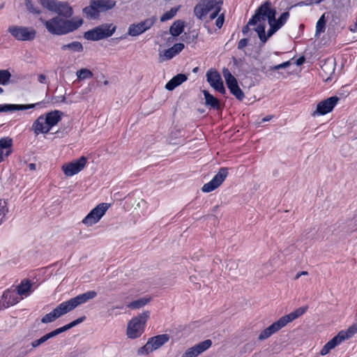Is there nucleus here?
Returning a JSON list of instances; mask_svg holds the SVG:
<instances>
[{"label":"nucleus","instance_id":"obj_27","mask_svg":"<svg viewBox=\"0 0 357 357\" xmlns=\"http://www.w3.org/2000/svg\"><path fill=\"white\" fill-rule=\"evenodd\" d=\"M185 22L181 20H178L174 22V23L169 27V33L173 37L179 36L184 31Z\"/></svg>","mask_w":357,"mask_h":357},{"label":"nucleus","instance_id":"obj_4","mask_svg":"<svg viewBox=\"0 0 357 357\" xmlns=\"http://www.w3.org/2000/svg\"><path fill=\"white\" fill-rule=\"evenodd\" d=\"M271 6V2L269 0L261 3L250 19V24H257L258 22H264L266 19L268 24L273 22L276 20L277 11Z\"/></svg>","mask_w":357,"mask_h":357},{"label":"nucleus","instance_id":"obj_16","mask_svg":"<svg viewBox=\"0 0 357 357\" xmlns=\"http://www.w3.org/2000/svg\"><path fill=\"white\" fill-rule=\"evenodd\" d=\"M268 24L270 28L267 31V33H266V24L264 22H259L257 26L253 29V30L257 32L262 45L265 44L267 40L280 29L273 22Z\"/></svg>","mask_w":357,"mask_h":357},{"label":"nucleus","instance_id":"obj_12","mask_svg":"<svg viewBox=\"0 0 357 357\" xmlns=\"http://www.w3.org/2000/svg\"><path fill=\"white\" fill-rule=\"evenodd\" d=\"M339 100L340 98L334 96L320 101L317 105L316 110L313 112L312 115L313 116H322L330 113L333 110Z\"/></svg>","mask_w":357,"mask_h":357},{"label":"nucleus","instance_id":"obj_21","mask_svg":"<svg viewBox=\"0 0 357 357\" xmlns=\"http://www.w3.org/2000/svg\"><path fill=\"white\" fill-rule=\"evenodd\" d=\"M282 328L283 326L278 319V321L273 322L268 327H267L260 333V334L258 336V340L263 341L264 340L268 339L273 334L277 333Z\"/></svg>","mask_w":357,"mask_h":357},{"label":"nucleus","instance_id":"obj_26","mask_svg":"<svg viewBox=\"0 0 357 357\" xmlns=\"http://www.w3.org/2000/svg\"><path fill=\"white\" fill-rule=\"evenodd\" d=\"M338 228L344 233H351L357 230L356 220L353 218L339 222Z\"/></svg>","mask_w":357,"mask_h":357},{"label":"nucleus","instance_id":"obj_59","mask_svg":"<svg viewBox=\"0 0 357 357\" xmlns=\"http://www.w3.org/2000/svg\"><path fill=\"white\" fill-rule=\"evenodd\" d=\"M255 24H250V20H249V21H248V24H247L245 26H244L243 27V29H242V33H243L244 35L247 34V33L249 32V31H250V28H249V26H255Z\"/></svg>","mask_w":357,"mask_h":357},{"label":"nucleus","instance_id":"obj_20","mask_svg":"<svg viewBox=\"0 0 357 357\" xmlns=\"http://www.w3.org/2000/svg\"><path fill=\"white\" fill-rule=\"evenodd\" d=\"M97 296L95 291H88L84 294L77 295L70 300L73 309L76 308L79 305L86 303L88 301L94 298Z\"/></svg>","mask_w":357,"mask_h":357},{"label":"nucleus","instance_id":"obj_64","mask_svg":"<svg viewBox=\"0 0 357 357\" xmlns=\"http://www.w3.org/2000/svg\"><path fill=\"white\" fill-rule=\"evenodd\" d=\"M350 31L352 32L357 31V22L356 21L355 24L353 26H350Z\"/></svg>","mask_w":357,"mask_h":357},{"label":"nucleus","instance_id":"obj_47","mask_svg":"<svg viewBox=\"0 0 357 357\" xmlns=\"http://www.w3.org/2000/svg\"><path fill=\"white\" fill-rule=\"evenodd\" d=\"M200 354L198 352L195 346L188 349L182 355L181 357H197Z\"/></svg>","mask_w":357,"mask_h":357},{"label":"nucleus","instance_id":"obj_11","mask_svg":"<svg viewBox=\"0 0 357 357\" xmlns=\"http://www.w3.org/2000/svg\"><path fill=\"white\" fill-rule=\"evenodd\" d=\"M110 204L100 203L94 207L83 219L82 223L86 226H92L97 223L102 217L105 214L106 211L110 207Z\"/></svg>","mask_w":357,"mask_h":357},{"label":"nucleus","instance_id":"obj_23","mask_svg":"<svg viewBox=\"0 0 357 357\" xmlns=\"http://www.w3.org/2000/svg\"><path fill=\"white\" fill-rule=\"evenodd\" d=\"M203 95L205 99V105L211 108L220 110L222 108L220 101L213 95L211 94L208 91L203 90Z\"/></svg>","mask_w":357,"mask_h":357},{"label":"nucleus","instance_id":"obj_61","mask_svg":"<svg viewBox=\"0 0 357 357\" xmlns=\"http://www.w3.org/2000/svg\"><path fill=\"white\" fill-rule=\"evenodd\" d=\"M181 38H182V40H183L186 41L187 43H190V38H191V36H190L189 34H188V33H185L181 36Z\"/></svg>","mask_w":357,"mask_h":357},{"label":"nucleus","instance_id":"obj_13","mask_svg":"<svg viewBox=\"0 0 357 357\" xmlns=\"http://www.w3.org/2000/svg\"><path fill=\"white\" fill-rule=\"evenodd\" d=\"M228 175V168L221 167L211 181L204 184L202 188L204 192H210L218 188Z\"/></svg>","mask_w":357,"mask_h":357},{"label":"nucleus","instance_id":"obj_9","mask_svg":"<svg viewBox=\"0 0 357 357\" xmlns=\"http://www.w3.org/2000/svg\"><path fill=\"white\" fill-rule=\"evenodd\" d=\"M157 20L156 16H152L137 24H131L128 30V33L124 36L117 38L118 40H122L126 38L127 35L131 36H138L151 29Z\"/></svg>","mask_w":357,"mask_h":357},{"label":"nucleus","instance_id":"obj_38","mask_svg":"<svg viewBox=\"0 0 357 357\" xmlns=\"http://www.w3.org/2000/svg\"><path fill=\"white\" fill-rule=\"evenodd\" d=\"M76 75L79 80L89 79L93 76V73L87 68H81L77 71Z\"/></svg>","mask_w":357,"mask_h":357},{"label":"nucleus","instance_id":"obj_34","mask_svg":"<svg viewBox=\"0 0 357 357\" xmlns=\"http://www.w3.org/2000/svg\"><path fill=\"white\" fill-rule=\"evenodd\" d=\"M208 12L206 9L204 4L200 2L194 7V14L199 20H202Z\"/></svg>","mask_w":357,"mask_h":357},{"label":"nucleus","instance_id":"obj_6","mask_svg":"<svg viewBox=\"0 0 357 357\" xmlns=\"http://www.w3.org/2000/svg\"><path fill=\"white\" fill-rule=\"evenodd\" d=\"M149 317L150 312L146 310L133 317L128 324V337L131 339H135L141 336L144 331L146 322Z\"/></svg>","mask_w":357,"mask_h":357},{"label":"nucleus","instance_id":"obj_45","mask_svg":"<svg viewBox=\"0 0 357 357\" xmlns=\"http://www.w3.org/2000/svg\"><path fill=\"white\" fill-rule=\"evenodd\" d=\"M8 212L7 202L5 200L0 199V225Z\"/></svg>","mask_w":357,"mask_h":357},{"label":"nucleus","instance_id":"obj_56","mask_svg":"<svg viewBox=\"0 0 357 357\" xmlns=\"http://www.w3.org/2000/svg\"><path fill=\"white\" fill-rule=\"evenodd\" d=\"M33 348H31L29 350H24L23 347L21 348L20 352L15 357H25L29 352L32 351Z\"/></svg>","mask_w":357,"mask_h":357},{"label":"nucleus","instance_id":"obj_50","mask_svg":"<svg viewBox=\"0 0 357 357\" xmlns=\"http://www.w3.org/2000/svg\"><path fill=\"white\" fill-rule=\"evenodd\" d=\"M43 103V102L41 101V102H38L33 103V104L18 105L19 111L26 110V109H33L36 106L40 105Z\"/></svg>","mask_w":357,"mask_h":357},{"label":"nucleus","instance_id":"obj_30","mask_svg":"<svg viewBox=\"0 0 357 357\" xmlns=\"http://www.w3.org/2000/svg\"><path fill=\"white\" fill-rule=\"evenodd\" d=\"M151 299L152 298L151 296L142 297L130 302L128 305V307L130 309H139L149 303Z\"/></svg>","mask_w":357,"mask_h":357},{"label":"nucleus","instance_id":"obj_41","mask_svg":"<svg viewBox=\"0 0 357 357\" xmlns=\"http://www.w3.org/2000/svg\"><path fill=\"white\" fill-rule=\"evenodd\" d=\"M11 74L8 70H0V84L6 85L9 83Z\"/></svg>","mask_w":357,"mask_h":357},{"label":"nucleus","instance_id":"obj_49","mask_svg":"<svg viewBox=\"0 0 357 357\" xmlns=\"http://www.w3.org/2000/svg\"><path fill=\"white\" fill-rule=\"evenodd\" d=\"M357 333V323L354 324L352 326L349 327L347 331H343L344 335L348 336V339L351 338L354 334Z\"/></svg>","mask_w":357,"mask_h":357},{"label":"nucleus","instance_id":"obj_63","mask_svg":"<svg viewBox=\"0 0 357 357\" xmlns=\"http://www.w3.org/2000/svg\"><path fill=\"white\" fill-rule=\"evenodd\" d=\"M45 79H46V76L43 74H40L38 77V81L40 83H44Z\"/></svg>","mask_w":357,"mask_h":357},{"label":"nucleus","instance_id":"obj_40","mask_svg":"<svg viewBox=\"0 0 357 357\" xmlns=\"http://www.w3.org/2000/svg\"><path fill=\"white\" fill-rule=\"evenodd\" d=\"M212 345V341L209 339L202 341L195 346L196 347L198 352L201 354L204 351H206Z\"/></svg>","mask_w":357,"mask_h":357},{"label":"nucleus","instance_id":"obj_3","mask_svg":"<svg viewBox=\"0 0 357 357\" xmlns=\"http://www.w3.org/2000/svg\"><path fill=\"white\" fill-rule=\"evenodd\" d=\"M114 0H90L89 5L82 9V13L88 20H98L100 13H105L114 8Z\"/></svg>","mask_w":357,"mask_h":357},{"label":"nucleus","instance_id":"obj_1","mask_svg":"<svg viewBox=\"0 0 357 357\" xmlns=\"http://www.w3.org/2000/svg\"><path fill=\"white\" fill-rule=\"evenodd\" d=\"M45 28L52 35L62 36L73 32L79 29L83 24V20L79 19L77 21H73L68 19H63L59 16L52 17L49 20H43Z\"/></svg>","mask_w":357,"mask_h":357},{"label":"nucleus","instance_id":"obj_28","mask_svg":"<svg viewBox=\"0 0 357 357\" xmlns=\"http://www.w3.org/2000/svg\"><path fill=\"white\" fill-rule=\"evenodd\" d=\"M73 310H74L73 307V305H72L70 300H68V301H64V302L60 303L59 305H57L54 309V311L56 313L58 318H59L62 315L67 314L68 312H70Z\"/></svg>","mask_w":357,"mask_h":357},{"label":"nucleus","instance_id":"obj_22","mask_svg":"<svg viewBox=\"0 0 357 357\" xmlns=\"http://www.w3.org/2000/svg\"><path fill=\"white\" fill-rule=\"evenodd\" d=\"M307 306L298 307L291 313L280 317L279 320L283 327H284L288 323L291 322L294 319L303 315L307 311Z\"/></svg>","mask_w":357,"mask_h":357},{"label":"nucleus","instance_id":"obj_17","mask_svg":"<svg viewBox=\"0 0 357 357\" xmlns=\"http://www.w3.org/2000/svg\"><path fill=\"white\" fill-rule=\"evenodd\" d=\"M15 289H8L3 293L0 300V310L7 308L15 305L20 301L19 297L15 294Z\"/></svg>","mask_w":357,"mask_h":357},{"label":"nucleus","instance_id":"obj_42","mask_svg":"<svg viewBox=\"0 0 357 357\" xmlns=\"http://www.w3.org/2000/svg\"><path fill=\"white\" fill-rule=\"evenodd\" d=\"M19 111L17 104H1L0 105V112H13Z\"/></svg>","mask_w":357,"mask_h":357},{"label":"nucleus","instance_id":"obj_19","mask_svg":"<svg viewBox=\"0 0 357 357\" xmlns=\"http://www.w3.org/2000/svg\"><path fill=\"white\" fill-rule=\"evenodd\" d=\"M54 8L51 12L58 14L59 17L61 16L68 19L73 15V9L67 1H57L56 6H54Z\"/></svg>","mask_w":357,"mask_h":357},{"label":"nucleus","instance_id":"obj_52","mask_svg":"<svg viewBox=\"0 0 357 357\" xmlns=\"http://www.w3.org/2000/svg\"><path fill=\"white\" fill-rule=\"evenodd\" d=\"M334 349L333 347L328 342L320 351L321 356H325L330 352L331 349Z\"/></svg>","mask_w":357,"mask_h":357},{"label":"nucleus","instance_id":"obj_36","mask_svg":"<svg viewBox=\"0 0 357 357\" xmlns=\"http://www.w3.org/2000/svg\"><path fill=\"white\" fill-rule=\"evenodd\" d=\"M181 6H178L176 7L172 8L169 10L165 12L160 17V22H164L169 20L172 19L177 13V12L180 10Z\"/></svg>","mask_w":357,"mask_h":357},{"label":"nucleus","instance_id":"obj_33","mask_svg":"<svg viewBox=\"0 0 357 357\" xmlns=\"http://www.w3.org/2000/svg\"><path fill=\"white\" fill-rule=\"evenodd\" d=\"M201 2L204 4L208 13L213 10H215V8L218 7V5L222 7L223 4L222 0H202Z\"/></svg>","mask_w":357,"mask_h":357},{"label":"nucleus","instance_id":"obj_32","mask_svg":"<svg viewBox=\"0 0 357 357\" xmlns=\"http://www.w3.org/2000/svg\"><path fill=\"white\" fill-rule=\"evenodd\" d=\"M326 13L321 15L316 24V33L315 36H318L321 33H324L326 30V24L327 22V17Z\"/></svg>","mask_w":357,"mask_h":357},{"label":"nucleus","instance_id":"obj_57","mask_svg":"<svg viewBox=\"0 0 357 357\" xmlns=\"http://www.w3.org/2000/svg\"><path fill=\"white\" fill-rule=\"evenodd\" d=\"M305 61V56H301L300 57H298L295 63L297 66H302Z\"/></svg>","mask_w":357,"mask_h":357},{"label":"nucleus","instance_id":"obj_43","mask_svg":"<svg viewBox=\"0 0 357 357\" xmlns=\"http://www.w3.org/2000/svg\"><path fill=\"white\" fill-rule=\"evenodd\" d=\"M56 319H58V317L56 316V313L54 312V310L50 312V313L46 314L44 317L41 319V323L43 324H48L53 322Z\"/></svg>","mask_w":357,"mask_h":357},{"label":"nucleus","instance_id":"obj_51","mask_svg":"<svg viewBox=\"0 0 357 357\" xmlns=\"http://www.w3.org/2000/svg\"><path fill=\"white\" fill-rule=\"evenodd\" d=\"M290 65H291L290 61H287L283 62L280 64H278V65H276L274 66H271L270 68V70H278L279 69L288 68L289 66H290Z\"/></svg>","mask_w":357,"mask_h":357},{"label":"nucleus","instance_id":"obj_8","mask_svg":"<svg viewBox=\"0 0 357 357\" xmlns=\"http://www.w3.org/2000/svg\"><path fill=\"white\" fill-rule=\"evenodd\" d=\"M169 340L168 334H161L150 337L147 342L137 350L138 355H148L159 349Z\"/></svg>","mask_w":357,"mask_h":357},{"label":"nucleus","instance_id":"obj_48","mask_svg":"<svg viewBox=\"0 0 357 357\" xmlns=\"http://www.w3.org/2000/svg\"><path fill=\"white\" fill-rule=\"evenodd\" d=\"M25 6L26 9L31 13L40 14V10L34 7L31 0H25Z\"/></svg>","mask_w":357,"mask_h":357},{"label":"nucleus","instance_id":"obj_53","mask_svg":"<svg viewBox=\"0 0 357 357\" xmlns=\"http://www.w3.org/2000/svg\"><path fill=\"white\" fill-rule=\"evenodd\" d=\"M248 42L249 39L247 38L241 39L238 43L237 48L240 50H243L244 47H245L248 45Z\"/></svg>","mask_w":357,"mask_h":357},{"label":"nucleus","instance_id":"obj_31","mask_svg":"<svg viewBox=\"0 0 357 357\" xmlns=\"http://www.w3.org/2000/svg\"><path fill=\"white\" fill-rule=\"evenodd\" d=\"M222 75L225 79V83L228 89L238 84L236 78L230 73V71L224 68L222 70Z\"/></svg>","mask_w":357,"mask_h":357},{"label":"nucleus","instance_id":"obj_58","mask_svg":"<svg viewBox=\"0 0 357 357\" xmlns=\"http://www.w3.org/2000/svg\"><path fill=\"white\" fill-rule=\"evenodd\" d=\"M312 4H313L312 0H305V1H302L298 2L296 4V6H311Z\"/></svg>","mask_w":357,"mask_h":357},{"label":"nucleus","instance_id":"obj_18","mask_svg":"<svg viewBox=\"0 0 357 357\" xmlns=\"http://www.w3.org/2000/svg\"><path fill=\"white\" fill-rule=\"evenodd\" d=\"M185 47L182 43H175L172 47L165 50L163 52L159 53V62L162 63L165 61L170 60L176 55L178 54Z\"/></svg>","mask_w":357,"mask_h":357},{"label":"nucleus","instance_id":"obj_5","mask_svg":"<svg viewBox=\"0 0 357 357\" xmlns=\"http://www.w3.org/2000/svg\"><path fill=\"white\" fill-rule=\"evenodd\" d=\"M116 26L113 24L104 23L84 33V38L87 40L98 41L112 36L116 31Z\"/></svg>","mask_w":357,"mask_h":357},{"label":"nucleus","instance_id":"obj_14","mask_svg":"<svg viewBox=\"0 0 357 357\" xmlns=\"http://www.w3.org/2000/svg\"><path fill=\"white\" fill-rule=\"evenodd\" d=\"M206 80L214 90L222 95L226 93L222 77L216 70L211 69L206 73Z\"/></svg>","mask_w":357,"mask_h":357},{"label":"nucleus","instance_id":"obj_2","mask_svg":"<svg viewBox=\"0 0 357 357\" xmlns=\"http://www.w3.org/2000/svg\"><path fill=\"white\" fill-rule=\"evenodd\" d=\"M63 116V112L56 109L47 112L45 116L40 115L33 123L31 130H33L36 135L40 133L47 134L61 121Z\"/></svg>","mask_w":357,"mask_h":357},{"label":"nucleus","instance_id":"obj_62","mask_svg":"<svg viewBox=\"0 0 357 357\" xmlns=\"http://www.w3.org/2000/svg\"><path fill=\"white\" fill-rule=\"evenodd\" d=\"M308 275V273L307 271H301V272H298L296 275H295V278L294 279L295 280H297L298 279L301 275Z\"/></svg>","mask_w":357,"mask_h":357},{"label":"nucleus","instance_id":"obj_25","mask_svg":"<svg viewBox=\"0 0 357 357\" xmlns=\"http://www.w3.org/2000/svg\"><path fill=\"white\" fill-rule=\"evenodd\" d=\"M32 286L33 283L29 279L22 280L20 284H18L15 288L17 294L25 296L29 295L32 291Z\"/></svg>","mask_w":357,"mask_h":357},{"label":"nucleus","instance_id":"obj_24","mask_svg":"<svg viewBox=\"0 0 357 357\" xmlns=\"http://www.w3.org/2000/svg\"><path fill=\"white\" fill-rule=\"evenodd\" d=\"M188 79V76L183 73H179L174 76L166 84L165 89L173 91L176 87L183 84Z\"/></svg>","mask_w":357,"mask_h":357},{"label":"nucleus","instance_id":"obj_44","mask_svg":"<svg viewBox=\"0 0 357 357\" xmlns=\"http://www.w3.org/2000/svg\"><path fill=\"white\" fill-rule=\"evenodd\" d=\"M13 139L9 137H6L0 139V150L3 151V149L7 148H12Z\"/></svg>","mask_w":357,"mask_h":357},{"label":"nucleus","instance_id":"obj_54","mask_svg":"<svg viewBox=\"0 0 357 357\" xmlns=\"http://www.w3.org/2000/svg\"><path fill=\"white\" fill-rule=\"evenodd\" d=\"M224 22H225V15L223 13L220 14L216 21H215V25L218 28V29H220L222 28L223 24H224Z\"/></svg>","mask_w":357,"mask_h":357},{"label":"nucleus","instance_id":"obj_60","mask_svg":"<svg viewBox=\"0 0 357 357\" xmlns=\"http://www.w3.org/2000/svg\"><path fill=\"white\" fill-rule=\"evenodd\" d=\"M54 99L56 100V102H66V98L65 96H56L54 98Z\"/></svg>","mask_w":357,"mask_h":357},{"label":"nucleus","instance_id":"obj_15","mask_svg":"<svg viewBox=\"0 0 357 357\" xmlns=\"http://www.w3.org/2000/svg\"><path fill=\"white\" fill-rule=\"evenodd\" d=\"M87 159L85 156H81L79 159L64 164L62 170L67 176H72L79 173L86 165Z\"/></svg>","mask_w":357,"mask_h":357},{"label":"nucleus","instance_id":"obj_39","mask_svg":"<svg viewBox=\"0 0 357 357\" xmlns=\"http://www.w3.org/2000/svg\"><path fill=\"white\" fill-rule=\"evenodd\" d=\"M289 11H284L282 13L279 17L275 20L273 23L279 28L280 29L282 26H283L285 23L287 22V20L289 17Z\"/></svg>","mask_w":357,"mask_h":357},{"label":"nucleus","instance_id":"obj_55","mask_svg":"<svg viewBox=\"0 0 357 357\" xmlns=\"http://www.w3.org/2000/svg\"><path fill=\"white\" fill-rule=\"evenodd\" d=\"M222 9V7H220V5H218V7L215 8V10H213V12L210 15V19L214 20L215 18L218 17L220 15V12Z\"/></svg>","mask_w":357,"mask_h":357},{"label":"nucleus","instance_id":"obj_7","mask_svg":"<svg viewBox=\"0 0 357 357\" xmlns=\"http://www.w3.org/2000/svg\"><path fill=\"white\" fill-rule=\"evenodd\" d=\"M86 316H84V315L82 316V317L77 318V319L73 320V321L70 322L69 324H66L65 326H61L60 328H56L55 330L44 335L40 338L33 341L31 343V345L32 346L33 348H36V347H39L40 344H42L43 343L45 342L46 341L50 340V338H52L63 332H66L68 330L82 323L83 321H84L86 320Z\"/></svg>","mask_w":357,"mask_h":357},{"label":"nucleus","instance_id":"obj_35","mask_svg":"<svg viewBox=\"0 0 357 357\" xmlns=\"http://www.w3.org/2000/svg\"><path fill=\"white\" fill-rule=\"evenodd\" d=\"M346 340H348V336L344 335L343 331H340L335 336L329 340L328 342L335 348Z\"/></svg>","mask_w":357,"mask_h":357},{"label":"nucleus","instance_id":"obj_10","mask_svg":"<svg viewBox=\"0 0 357 357\" xmlns=\"http://www.w3.org/2000/svg\"><path fill=\"white\" fill-rule=\"evenodd\" d=\"M8 31L17 40L31 41L36 36V31L32 27L10 26Z\"/></svg>","mask_w":357,"mask_h":357},{"label":"nucleus","instance_id":"obj_37","mask_svg":"<svg viewBox=\"0 0 357 357\" xmlns=\"http://www.w3.org/2000/svg\"><path fill=\"white\" fill-rule=\"evenodd\" d=\"M229 90L230 93L234 96H235V98L238 100L241 101L245 97V94H244L243 91L241 90V89L240 88V86H238V84L233 86L232 87L229 89Z\"/></svg>","mask_w":357,"mask_h":357},{"label":"nucleus","instance_id":"obj_29","mask_svg":"<svg viewBox=\"0 0 357 357\" xmlns=\"http://www.w3.org/2000/svg\"><path fill=\"white\" fill-rule=\"evenodd\" d=\"M62 51L69 50L71 52H82L84 51V47L82 44L79 41H73L68 44H64L61 47Z\"/></svg>","mask_w":357,"mask_h":357},{"label":"nucleus","instance_id":"obj_46","mask_svg":"<svg viewBox=\"0 0 357 357\" xmlns=\"http://www.w3.org/2000/svg\"><path fill=\"white\" fill-rule=\"evenodd\" d=\"M42 6L50 11L54 10V6H56V0H38Z\"/></svg>","mask_w":357,"mask_h":357}]
</instances>
